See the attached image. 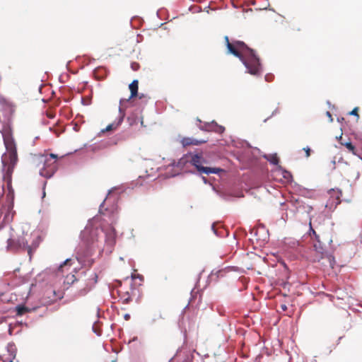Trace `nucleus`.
<instances>
[{"instance_id":"1","label":"nucleus","mask_w":362,"mask_h":362,"mask_svg":"<svg viewBox=\"0 0 362 362\" xmlns=\"http://www.w3.org/2000/svg\"><path fill=\"white\" fill-rule=\"evenodd\" d=\"M102 230L98 227L93 226L90 223L81 233L82 244L79 245L76 252V259L81 267H90L94 263L93 255L95 250H100L98 245L99 233Z\"/></svg>"},{"instance_id":"2","label":"nucleus","mask_w":362,"mask_h":362,"mask_svg":"<svg viewBox=\"0 0 362 362\" xmlns=\"http://www.w3.org/2000/svg\"><path fill=\"white\" fill-rule=\"evenodd\" d=\"M225 40L228 52L241 61L246 68L247 73L257 76L262 75V66L254 49L243 41L235 40L230 42L228 36L225 37Z\"/></svg>"},{"instance_id":"3","label":"nucleus","mask_w":362,"mask_h":362,"mask_svg":"<svg viewBox=\"0 0 362 362\" xmlns=\"http://www.w3.org/2000/svg\"><path fill=\"white\" fill-rule=\"evenodd\" d=\"M3 137L4 146L7 153H4L1 156L2 163V177L6 183L9 193L13 194L11 187V176L14 166L17 162V153L16 144L11 135V132L8 126L4 125L0 131Z\"/></svg>"},{"instance_id":"4","label":"nucleus","mask_w":362,"mask_h":362,"mask_svg":"<svg viewBox=\"0 0 362 362\" xmlns=\"http://www.w3.org/2000/svg\"><path fill=\"white\" fill-rule=\"evenodd\" d=\"M206 163V160L201 154H193L189 153L184 155L181 158H180L177 163L176 164V166L178 168H184L187 163H189L195 167L199 174L206 175H209L211 173L218 174L220 172L224 171L223 169L220 168L204 166V164Z\"/></svg>"},{"instance_id":"5","label":"nucleus","mask_w":362,"mask_h":362,"mask_svg":"<svg viewBox=\"0 0 362 362\" xmlns=\"http://www.w3.org/2000/svg\"><path fill=\"white\" fill-rule=\"evenodd\" d=\"M40 162L43 163V167L40 170V175L46 178L52 177L57 170L56 160H49L47 156L42 155Z\"/></svg>"},{"instance_id":"6","label":"nucleus","mask_w":362,"mask_h":362,"mask_svg":"<svg viewBox=\"0 0 362 362\" xmlns=\"http://www.w3.org/2000/svg\"><path fill=\"white\" fill-rule=\"evenodd\" d=\"M13 204L10 203L6 206H3L0 209V230L6 225L10 223L13 218L15 211H13Z\"/></svg>"},{"instance_id":"7","label":"nucleus","mask_w":362,"mask_h":362,"mask_svg":"<svg viewBox=\"0 0 362 362\" xmlns=\"http://www.w3.org/2000/svg\"><path fill=\"white\" fill-rule=\"evenodd\" d=\"M7 249L9 250H27L30 259H31L32 249L23 237L18 238L16 240H12L11 238H8Z\"/></svg>"},{"instance_id":"8","label":"nucleus","mask_w":362,"mask_h":362,"mask_svg":"<svg viewBox=\"0 0 362 362\" xmlns=\"http://www.w3.org/2000/svg\"><path fill=\"white\" fill-rule=\"evenodd\" d=\"M125 116L124 110L119 107V115L115 120L111 124H108L105 129L100 131V133L103 134L107 132L116 130L122 123Z\"/></svg>"},{"instance_id":"9","label":"nucleus","mask_w":362,"mask_h":362,"mask_svg":"<svg viewBox=\"0 0 362 362\" xmlns=\"http://www.w3.org/2000/svg\"><path fill=\"white\" fill-rule=\"evenodd\" d=\"M100 230H102V233H99V235L105 234V244L107 247H109L110 250L113 247V246L115 244V238H116V234L115 230L112 227H110L108 229V231L104 232L102 228H98Z\"/></svg>"},{"instance_id":"10","label":"nucleus","mask_w":362,"mask_h":362,"mask_svg":"<svg viewBox=\"0 0 362 362\" xmlns=\"http://www.w3.org/2000/svg\"><path fill=\"white\" fill-rule=\"evenodd\" d=\"M182 354L184 355L183 361L185 362H189L193 358V354L191 351L184 346L177 349L175 356H181Z\"/></svg>"},{"instance_id":"11","label":"nucleus","mask_w":362,"mask_h":362,"mask_svg":"<svg viewBox=\"0 0 362 362\" xmlns=\"http://www.w3.org/2000/svg\"><path fill=\"white\" fill-rule=\"evenodd\" d=\"M201 129H204L206 131H213V132H215L218 134H222L225 130L224 127L218 124L214 121H213L210 124H205V127L204 128L202 127Z\"/></svg>"},{"instance_id":"12","label":"nucleus","mask_w":362,"mask_h":362,"mask_svg":"<svg viewBox=\"0 0 362 362\" xmlns=\"http://www.w3.org/2000/svg\"><path fill=\"white\" fill-rule=\"evenodd\" d=\"M315 242L313 244V247L315 248V252L317 253L318 256L316 257L317 260L319 261L320 259L322 258L324 253L325 252L326 250L324 247L322 242L320 240V238L318 239H315Z\"/></svg>"},{"instance_id":"13","label":"nucleus","mask_w":362,"mask_h":362,"mask_svg":"<svg viewBox=\"0 0 362 362\" xmlns=\"http://www.w3.org/2000/svg\"><path fill=\"white\" fill-rule=\"evenodd\" d=\"M115 190H117V188L115 187V188H112V189H110L109 191V193L107 194L106 199L100 204L99 212L100 214H104L103 209H105V211L108 210L107 208H104L105 202L106 201V199H110L112 197L113 198L114 202L118 199V198H119L118 194H117L115 197L114 194V191H115Z\"/></svg>"},{"instance_id":"14","label":"nucleus","mask_w":362,"mask_h":362,"mask_svg":"<svg viewBox=\"0 0 362 362\" xmlns=\"http://www.w3.org/2000/svg\"><path fill=\"white\" fill-rule=\"evenodd\" d=\"M206 142H207V140H206V139L198 140V139L189 138V137L184 138L182 140V144L183 146H189V145H199V144H205Z\"/></svg>"},{"instance_id":"15","label":"nucleus","mask_w":362,"mask_h":362,"mask_svg":"<svg viewBox=\"0 0 362 362\" xmlns=\"http://www.w3.org/2000/svg\"><path fill=\"white\" fill-rule=\"evenodd\" d=\"M129 88L131 92V95L129 97L128 100L136 97L138 95V81L134 80L129 86Z\"/></svg>"},{"instance_id":"16","label":"nucleus","mask_w":362,"mask_h":362,"mask_svg":"<svg viewBox=\"0 0 362 362\" xmlns=\"http://www.w3.org/2000/svg\"><path fill=\"white\" fill-rule=\"evenodd\" d=\"M16 312V316H22L23 315L31 311V309L28 307L21 304L15 308Z\"/></svg>"},{"instance_id":"17","label":"nucleus","mask_w":362,"mask_h":362,"mask_svg":"<svg viewBox=\"0 0 362 362\" xmlns=\"http://www.w3.org/2000/svg\"><path fill=\"white\" fill-rule=\"evenodd\" d=\"M264 158L268 160L271 164L278 165L279 160L276 153L273 154H264L262 156Z\"/></svg>"},{"instance_id":"18","label":"nucleus","mask_w":362,"mask_h":362,"mask_svg":"<svg viewBox=\"0 0 362 362\" xmlns=\"http://www.w3.org/2000/svg\"><path fill=\"white\" fill-rule=\"evenodd\" d=\"M7 351L12 359H14L16 356L17 348L14 343L10 342L7 345Z\"/></svg>"},{"instance_id":"19","label":"nucleus","mask_w":362,"mask_h":362,"mask_svg":"<svg viewBox=\"0 0 362 362\" xmlns=\"http://www.w3.org/2000/svg\"><path fill=\"white\" fill-rule=\"evenodd\" d=\"M211 229L214 232V233L217 236V237H219V238H223L224 236H226L228 235V232L223 229V228H221V229H217L215 227V223H213L212 226H211Z\"/></svg>"},{"instance_id":"20","label":"nucleus","mask_w":362,"mask_h":362,"mask_svg":"<svg viewBox=\"0 0 362 362\" xmlns=\"http://www.w3.org/2000/svg\"><path fill=\"white\" fill-rule=\"evenodd\" d=\"M74 259H71V258H68L66 259V260L64 261V262L62 264H60L59 266V269H61L65 265H67V264H72L74 262Z\"/></svg>"},{"instance_id":"21","label":"nucleus","mask_w":362,"mask_h":362,"mask_svg":"<svg viewBox=\"0 0 362 362\" xmlns=\"http://www.w3.org/2000/svg\"><path fill=\"white\" fill-rule=\"evenodd\" d=\"M97 323V322H95L94 325H93L92 327V330L93 332L97 335V336H101L102 334V331L101 329L97 328V327L95 326V324Z\"/></svg>"},{"instance_id":"22","label":"nucleus","mask_w":362,"mask_h":362,"mask_svg":"<svg viewBox=\"0 0 362 362\" xmlns=\"http://www.w3.org/2000/svg\"><path fill=\"white\" fill-rule=\"evenodd\" d=\"M309 234H313L315 236V239L319 238V235L316 233L315 230L312 228L311 222H310Z\"/></svg>"},{"instance_id":"23","label":"nucleus","mask_w":362,"mask_h":362,"mask_svg":"<svg viewBox=\"0 0 362 362\" xmlns=\"http://www.w3.org/2000/svg\"><path fill=\"white\" fill-rule=\"evenodd\" d=\"M344 145L351 151H354L355 149V147L351 142H346Z\"/></svg>"},{"instance_id":"24","label":"nucleus","mask_w":362,"mask_h":362,"mask_svg":"<svg viewBox=\"0 0 362 362\" xmlns=\"http://www.w3.org/2000/svg\"><path fill=\"white\" fill-rule=\"evenodd\" d=\"M139 99L144 100V103H147L148 100L149 99V97H148L146 95H144V93L138 94Z\"/></svg>"},{"instance_id":"25","label":"nucleus","mask_w":362,"mask_h":362,"mask_svg":"<svg viewBox=\"0 0 362 362\" xmlns=\"http://www.w3.org/2000/svg\"><path fill=\"white\" fill-rule=\"evenodd\" d=\"M303 150L305 152V156H306V158L310 157V151H311V150H310V147H309V146L304 147V148H303Z\"/></svg>"},{"instance_id":"26","label":"nucleus","mask_w":362,"mask_h":362,"mask_svg":"<svg viewBox=\"0 0 362 362\" xmlns=\"http://www.w3.org/2000/svg\"><path fill=\"white\" fill-rule=\"evenodd\" d=\"M349 115H354V116H356L357 117H358V107H355L354 110H352L350 112H349Z\"/></svg>"},{"instance_id":"27","label":"nucleus","mask_w":362,"mask_h":362,"mask_svg":"<svg viewBox=\"0 0 362 362\" xmlns=\"http://www.w3.org/2000/svg\"><path fill=\"white\" fill-rule=\"evenodd\" d=\"M47 158L49 159V160H56L57 158V155L54 153H50L49 155H47Z\"/></svg>"},{"instance_id":"28","label":"nucleus","mask_w":362,"mask_h":362,"mask_svg":"<svg viewBox=\"0 0 362 362\" xmlns=\"http://www.w3.org/2000/svg\"><path fill=\"white\" fill-rule=\"evenodd\" d=\"M283 176L285 179H287V180L292 177L291 174L288 171H286V170L284 172Z\"/></svg>"},{"instance_id":"29","label":"nucleus","mask_w":362,"mask_h":362,"mask_svg":"<svg viewBox=\"0 0 362 362\" xmlns=\"http://www.w3.org/2000/svg\"><path fill=\"white\" fill-rule=\"evenodd\" d=\"M131 67L132 69L134 70V71H136L138 70V69L139 68V65L138 63H136V62H133L131 64Z\"/></svg>"},{"instance_id":"30","label":"nucleus","mask_w":362,"mask_h":362,"mask_svg":"<svg viewBox=\"0 0 362 362\" xmlns=\"http://www.w3.org/2000/svg\"><path fill=\"white\" fill-rule=\"evenodd\" d=\"M264 78H265V81H271L273 79L274 76L272 74H267V75H265Z\"/></svg>"},{"instance_id":"31","label":"nucleus","mask_w":362,"mask_h":362,"mask_svg":"<svg viewBox=\"0 0 362 362\" xmlns=\"http://www.w3.org/2000/svg\"><path fill=\"white\" fill-rule=\"evenodd\" d=\"M127 295H129V293H127ZM131 300V297L128 296L127 298H124L123 303L128 304Z\"/></svg>"},{"instance_id":"32","label":"nucleus","mask_w":362,"mask_h":362,"mask_svg":"<svg viewBox=\"0 0 362 362\" xmlns=\"http://www.w3.org/2000/svg\"><path fill=\"white\" fill-rule=\"evenodd\" d=\"M132 278L133 279H134L137 278V279H140V280H141V281H143V279H144L143 276H142V275H141V274H137V275H133V274H132Z\"/></svg>"},{"instance_id":"33","label":"nucleus","mask_w":362,"mask_h":362,"mask_svg":"<svg viewBox=\"0 0 362 362\" xmlns=\"http://www.w3.org/2000/svg\"><path fill=\"white\" fill-rule=\"evenodd\" d=\"M93 284H96L98 281V275L96 273L93 274Z\"/></svg>"},{"instance_id":"34","label":"nucleus","mask_w":362,"mask_h":362,"mask_svg":"<svg viewBox=\"0 0 362 362\" xmlns=\"http://www.w3.org/2000/svg\"><path fill=\"white\" fill-rule=\"evenodd\" d=\"M279 108H276V109L273 111V112H272V115L270 116V117H272V116H274V115H275L276 114L279 113Z\"/></svg>"},{"instance_id":"35","label":"nucleus","mask_w":362,"mask_h":362,"mask_svg":"<svg viewBox=\"0 0 362 362\" xmlns=\"http://www.w3.org/2000/svg\"><path fill=\"white\" fill-rule=\"evenodd\" d=\"M46 184H47V182H44V186H43L42 198L45 197V187Z\"/></svg>"},{"instance_id":"36","label":"nucleus","mask_w":362,"mask_h":362,"mask_svg":"<svg viewBox=\"0 0 362 362\" xmlns=\"http://www.w3.org/2000/svg\"><path fill=\"white\" fill-rule=\"evenodd\" d=\"M124 318L126 320H128L130 319V315L128 314V313H126L124 315Z\"/></svg>"},{"instance_id":"37","label":"nucleus","mask_w":362,"mask_h":362,"mask_svg":"<svg viewBox=\"0 0 362 362\" xmlns=\"http://www.w3.org/2000/svg\"><path fill=\"white\" fill-rule=\"evenodd\" d=\"M326 115L327 117H329L330 118V120L332 121V117L331 113L329 112H327Z\"/></svg>"},{"instance_id":"38","label":"nucleus","mask_w":362,"mask_h":362,"mask_svg":"<svg viewBox=\"0 0 362 362\" xmlns=\"http://www.w3.org/2000/svg\"><path fill=\"white\" fill-rule=\"evenodd\" d=\"M281 307L283 310H286L287 309L286 305L284 304L281 305Z\"/></svg>"},{"instance_id":"39","label":"nucleus","mask_w":362,"mask_h":362,"mask_svg":"<svg viewBox=\"0 0 362 362\" xmlns=\"http://www.w3.org/2000/svg\"><path fill=\"white\" fill-rule=\"evenodd\" d=\"M202 178L203 182H204L205 184H206V183H207V179H206V177H205L202 176Z\"/></svg>"},{"instance_id":"40","label":"nucleus","mask_w":362,"mask_h":362,"mask_svg":"<svg viewBox=\"0 0 362 362\" xmlns=\"http://www.w3.org/2000/svg\"><path fill=\"white\" fill-rule=\"evenodd\" d=\"M146 173H147V176H148V177L153 176V173L152 172L149 173L148 170H146Z\"/></svg>"},{"instance_id":"41","label":"nucleus","mask_w":362,"mask_h":362,"mask_svg":"<svg viewBox=\"0 0 362 362\" xmlns=\"http://www.w3.org/2000/svg\"><path fill=\"white\" fill-rule=\"evenodd\" d=\"M4 321V317H0V325Z\"/></svg>"},{"instance_id":"42","label":"nucleus","mask_w":362,"mask_h":362,"mask_svg":"<svg viewBox=\"0 0 362 362\" xmlns=\"http://www.w3.org/2000/svg\"><path fill=\"white\" fill-rule=\"evenodd\" d=\"M140 122H141V124L143 125L144 122H143V119L142 118H141Z\"/></svg>"},{"instance_id":"43","label":"nucleus","mask_w":362,"mask_h":362,"mask_svg":"<svg viewBox=\"0 0 362 362\" xmlns=\"http://www.w3.org/2000/svg\"><path fill=\"white\" fill-rule=\"evenodd\" d=\"M4 296V293H0V298H1V296Z\"/></svg>"},{"instance_id":"44","label":"nucleus","mask_w":362,"mask_h":362,"mask_svg":"<svg viewBox=\"0 0 362 362\" xmlns=\"http://www.w3.org/2000/svg\"><path fill=\"white\" fill-rule=\"evenodd\" d=\"M99 310H100V308H98V317H99Z\"/></svg>"},{"instance_id":"45","label":"nucleus","mask_w":362,"mask_h":362,"mask_svg":"<svg viewBox=\"0 0 362 362\" xmlns=\"http://www.w3.org/2000/svg\"><path fill=\"white\" fill-rule=\"evenodd\" d=\"M269 118V117H268V118L265 119L264 120V122H266Z\"/></svg>"},{"instance_id":"46","label":"nucleus","mask_w":362,"mask_h":362,"mask_svg":"<svg viewBox=\"0 0 362 362\" xmlns=\"http://www.w3.org/2000/svg\"><path fill=\"white\" fill-rule=\"evenodd\" d=\"M13 359H12V358H11L9 362H13Z\"/></svg>"},{"instance_id":"47","label":"nucleus","mask_w":362,"mask_h":362,"mask_svg":"<svg viewBox=\"0 0 362 362\" xmlns=\"http://www.w3.org/2000/svg\"><path fill=\"white\" fill-rule=\"evenodd\" d=\"M246 144H247V146H250H250L249 143H247V142Z\"/></svg>"},{"instance_id":"48","label":"nucleus","mask_w":362,"mask_h":362,"mask_svg":"<svg viewBox=\"0 0 362 362\" xmlns=\"http://www.w3.org/2000/svg\"><path fill=\"white\" fill-rule=\"evenodd\" d=\"M81 102H82V103H83V104H84V100H83V99H82V100H81Z\"/></svg>"}]
</instances>
